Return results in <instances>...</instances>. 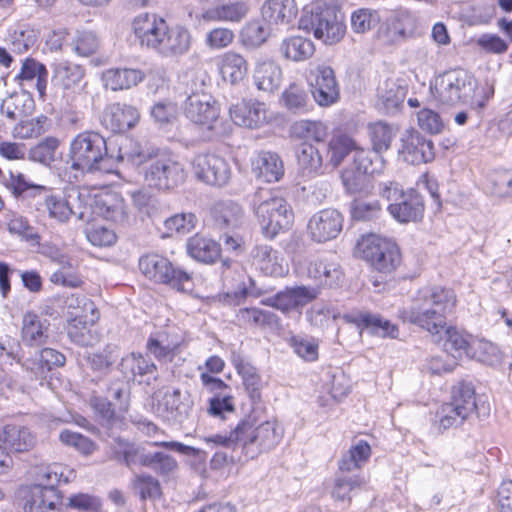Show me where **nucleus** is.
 I'll use <instances>...</instances> for the list:
<instances>
[{
    "label": "nucleus",
    "instance_id": "f257e3e1",
    "mask_svg": "<svg viewBox=\"0 0 512 512\" xmlns=\"http://www.w3.org/2000/svg\"><path fill=\"white\" fill-rule=\"evenodd\" d=\"M453 289L443 286L424 287L417 291L411 305L399 315L404 322L426 330L437 342H442L445 353L457 358L470 354L469 335L453 326H447V316L456 306Z\"/></svg>",
    "mask_w": 512,
    "mask_h": 512
},
{
    "label": "nucleus",
    "instance_id": "f03ea898",
    "mask_svg": "<svg viewBox=\"0 0 512 512\" xmlns=\"http://www.w3.org/2000/svg\"><path fill=\"white\" fill-rule=\"evenodd\" d=\"M277 425L273 421H264L256 425V419L248 416L241 419L228 434H211L203 438L211 448L224 447L234 449L242 445L246 457L254 459L260 453L270 451L280 441Z\"/></svg>",
    "mask_w": 512,
    "mask_h": 512
},
{
    "label": "nucleus",
    "instance_id": "7ed1b4c3",
    "mask_svg": "<svg viewBox=\"0 0 512 512\" xmlns=\"http://www.w3.org/2000/svg\"><path fill=\"white\" fill-rule=\"evenodd\" d=\"M120 159L125 157L135 165L145 164L144 179L149 187L158 190H171L184 183L187 173L184 165L175 157L165 153L144 151L122 152Z\"/></svg>",
    "mask_w": 512,
    "mask_h": 512
},
{
    "label": "nucleus",
    "instance_id": "20e7f679",
    "mask_svg": "<svg viewBox=\"0 0 512 512\" xmlns=\"http://www.w3.org/2000/svg\"><path fill=\"white\" fill-rule=\"evenodd\" d=\"M68 158L73 170L83 173L110 171L106 140L97 132L76 135L70 142Z\"/></svg>",
    "mask_w": 512,
    "mask_h": 512
},
{
    "label": "nucleus",
    "instance_id": "39448f33",
    "mask_svg": "<svg viewBox=\"0 0 512 512\" xmlns=\"http://www.w3.org/2000/svg\"><path fill=\"white\" fill-rule=\"evenodd\" d=\"M204 81L195 74L191 77V87L186 90L187 98L183 104L185 117L196 126L208 131L210 136L223 133L221 128L220 107L216 100L202 90Z\"/></svg>",
    "mask_w": 512,
    "mask_h": 512
},
{
    "label": "nucleus",
    "instance_id": "423d86ee",
    "mask_svg": "<svg viewBox=\"0 0 512 512\" xmlns=\"http://www.w3.org/2000/svg\"><path fill=\"white\" fill-rule=\"evenodd\" d=\"M254 210L263 235L274 239L290 229L294 214L287 201L269 190H259L254 195Z\"/></svg>",
    "mask_w": 512,
    "mask_h": 512
},
{
    "label": "nucleus",
    "instance_id": "0eeeda50",
    "mask_svg": "<svg viewBox=\"0 0 512 512\" xmlns=\"http://www.w3.org/2000/svg\"><path fill=\"white\" fill-rule=\"evenodd\" d=\"M139 269L142 274L155 283L165 284L177 291L192 289V277L189 273L176 267L172 262L159 254L143 255L139 259Z\"/></svg>",
    "mask_w": 512,
    "mask_h": 512
},
{
    "label": "nucleus",
    "instance_id": "6e6552de",
    "mask_svg": "<svg viewBox=\"0 0 512 512\" xmlns=\"http://www.w3.org/2000/svg\"><path fill=\"white\" fill-rule=\"evenodd\" d=\"M299 28L312 33L327 45L338 43L346 33V25L341 14L334 9L316 10L301 17Z\"/></svg>",
    "mask_w": 512,
    "mask_h": 512
},
{
    "label": "nucleus",
    "instance_id": "1a4fd4ad",
    "mask_svg": "<svg viewBox=\"0 0 512 512\" xmlns=\"http://www.w3.org/2000/svg\"><path fill=\"white\" fill-rule=\"evenodd\" d=\"M433 97L442 104L465 101L473 90V77L463 69H454L437 76L430 87Z\"/></svg>",
    "mask_w": 512,
    "mask_h": 512
},
{
    "label": "nucleus",
    "instance_id": "9d476101",
    "mask_svg": "<svg viewBox=\"0 0 512 512\" xmlns=\"http://www.w3.org/2000/svg\"><path fill=\"white\" fill-rule=\"evenodd\" d=\"M363 258L382 273H391L400 263V252L391 240L369 235L359 244Z\"/></svg>",
    "mask_w": 512,
    "mask_h": 512
},
{
    "label": "nucleus",
    "instance_id": "9b49d317",
    "mask_svg": "<svg viewBox=\"0 0 512 512\" xmlns=\"http://www.w3.org/2000/svg\"><path fill=\"white\" fill-rule=\"evenodd\" d=\"M194 176L201 182L222 187L229 183L232 169L229 162L214 153H199L191 161Z\"/></svg>",
    "mask_w": 512,
    "mask_h": 512
},
{
    "label": "nucleus",
    "instance_id": "f8f14e48",
    "mask_svg": "<svg viewBox=\"0 0 512 512\" xmlns=\"http://www.w3.org/2000/svg\"><path fill=\"white\" fill-rule=\"evenodd\" d=\"M307 81L315 102L321 107H329L340 98V88L334 70L325 64L311 66Z\"/></svg>",
    "mask_w": 512,
    "mask_h": 512
},
{
    "label": "nucleus",
    "instance_id": "ddd939ff",
    "mask_svg": "<svg viewBox=\"0 0 512 512\" xmlns=\"http://www.w3.org/2000/svg\"><path fill=\"white\" fill-rule=\"evenodd\" d=\"M83 312V314L71 313L67 324V335L77 345L92 346L98 342L93 326L99 319V313L94 302L89 299H83Z\"/></svg>",
    "mask_w": 512,
    "mask_h": 512
},
{
    "label": "nucleus",
    "instance_id": "4468645a",
    "mask_svg": "<svg viewBox=\"0 0 512 512\" xmlns=\"http://www.w3.org/2000/svg\"><path fill=\"white\" fill-rule=\"evenodd\" d=\"M43 194V201L40 204L42 208L37 209L47 213L48 217L58 223H67L71 216H75L80 221L88 220V208L74 204V200L80 199V193L63 195V194Z\"/></svg>",
    "mask_w": 512,
    "mask_h": 512
},
{
    "label": "nucleus",
    "instance_id": "2eb2a0df",
    "mask_svg": "<svg viewBox=\"0 0 512 512\" xmlns=\"http://www.w3.org/2000/svg\"><path fill=\"white\" fill-rule=\"evenodd\" d=\"M168 23L156 14L141 13L132 22L133 32L141 46L157 52Z\"/></svg>",
    "mask_w": 512,
    "mask_h": 512
},
{
    "label": "nucleus",
    "instance_id": "dca6fc26",
    "mask_svg": "<svg viewBox=\"0 0 512 512\" xmlns=\"http://www.w3.org/2000/svg\"><path fill=\"white\" fill-rule=\"evenodd\" d=\"M399 155L412 165L428 163L435 157L434 144L417 131H407L401 138Z\"/></svg>",
    "mask_w": 512,
    "mask_h": 512
},
{
    "label": "nucleus",
    "instance_id": "f3484780",
    "mask_svg": "<svg viewBox=\"0 0 512 512\" xmlns=\"http://www.w3.org/2000/svg\"><path fill=\"white\" fill-rule=\"evenodd\" d=\"M343 227V216L336 209H323L314 214L308 223L312 240L326 242L335 239Z\"/></svg>",
    "mask_w": 512,
    "mask_h": 512
},
{
    "label": "nucleus",
    "instance_id": "a211bd4d",
    "mask_svg": "<svg viewBox=\"0 0 512 512\" xmlns=\"http://www.w3.org/2000/svg\"><path fill=\"white\" fill-rule=\"evenodd\" d=\"M318 294L319 291L316 288L298 286L280 291L276 295L266 298L262 303L287 313L305 306L314 300Z\"/></svg>",
    "mask_w": 512,
    "mask_h": 512
},
{
    "label": "nucleus",
    "instance_id": "6ab92c4d",
    "mask_svg": "<svg viewBox=\"0 0 512 512\" xmlns=\"http://www.w3.org/2000/svg\"><path fill=\"white\" fill-rule=\"evenodd\" d=\"M192 44L193 36L188 28L182 25H167L165 36L156 53L167 58L181 57L190 51Z\"/></svg>",
    "mask_w": 512,
    "mask_h": 512
},
{
    "label": "nucleus",
    "instance_id": "aec40b11",
    "mask_svg": "<svg viewBox=\"0 0 512 512\" xmlns=\"http://www.w3.org/2000/svg\"><path fill=\"white\" fill-rule=\"evenodd\" d=\"M193 402L187 392L182 393L180 389L166 392L158 402L157 411L167 421L182 423L192 409Z\"/></svg>",
    "mask_w": 512,
    "mask_h": 512
},
{
    "label": "nucleus",
    "instance_id": "412c9836",
    "mask_svg": "<svg viewBox=\"0 0 512 512\" xmlns=\"http://www.w3.org/2000/svg\"><path fill=\"white\" fill-rule=\"evenodd\" d=\"M388 211L398 222H417L423 217L424 202L419 193L409 190L398 202L390 203Z\"/></svg>",
    "mask_w": 512,
    "mask_h": 512
},
{
    "label": "nucleus",
    "instance_id": "4be33fe9",
    "mask_svg": "<svg viewBox=\"0 0 512 512\" xmlns=\"http://www.w3.org/2000/svg\"><path fill=\"white\" fill-rule=\"evenodd\" d=\"M61 499L57 489L32 486L25 497L24 512H58Z\"/></svg>",
    "mask_w": 512,
    "mask_h": 512
},
{
    "label": "nucleus",
    "instance_id": "5701e85b",
    "mask_svg": "<svg viewBox=\"0 0 512 512\" xmlns=\"http://www.w3.org/2000/svg\"><path fill=\"white\" fill-rule=\"evenodd\" d=\"M138 110L127 104L114 103L104 115V124L114 133H123L133 128L139 121Z\"/></svg>",
    "mask_w": 512,
    "mask_h": 512
},
{
    "label": "nucleus",
    "instance_id": "b1692460",
    "mask_svg": "<svg viewBox=\"0 0 512 512\" xmlns=\"http://www.w3.org/2000/svg\"><path fill=\"white\" fill-rule=\"evenodd\" d=\"M50 323L40 315L29 311L26 312L21 321V338L28 346H42L49 338Z\"/></svg>",
    "mask_w": 512,
    "mask_h": 512
},
{
    "label": "nucleus",
    "instance_id": "393cba45",
    "mask_svg": "<svg viewBox=\"0 0 512 512\" xmlns=\"http://www.w3.org/2000/svg\"><path fill=\"white\" fill-rule=\"evenodd\" d=\"M252 171L257 179L267 183L279 181L284 175V165L275 152L261 151L252 160Z\"/></svg>",
    "mask_w": 512,
    "mask_h": 512
},
{
    "label": "nucleus",
    "instance_id": "a878e982",
    "mask_svg": "<svg viewBox=\"0 0 512 512\" xmlns=\"http://www.w3.org/2000/svg\"><path fill=\"white\" fill-rule=\"evenodd\" d=\"M212 216L215 226L222 231H235L246 223L243 208L232 201L217 203L212 209Z\"/></svg>",
    "mask_w": 512,
    "mask_h": 512
},
{
    "label": "nucleus",
    "instance_id": "bb28decb",
    "mask_svg": "<svg viewBox=\"0 0 512 512\" xmlns=\"http://www.w3.org/2000/svg\"><path fill=\"white\" fill-rule=\"evenodd\" d=\"M232 121L247 128H257L266 122L265 105L259 102H239L229 109Z\"/></svg>",
    "mask_w": 512,
    "mask_h": 512
},
{
    "label": "nucleus",
    "instance_id": "cd10ccee",
    "mask_svg": "<svg viewBox=\"0 0 512 512\" xmlns=\"http://www.w3.org/2000/svg\"><path fill=\"white\" fill-rule=\"evenodd\" d=\"M253 81L259 91L273 93L282 82V69L272 60H259L253 71Z\"/></svg>",
    "mask_w": 512,
    "mask_h": 512
},
{
    "label": "nucleus",
    "instance_id": "c85d7f7f",
    "mask_svg": "<svg viewBox=\"0 0 512 512\" xmlns=\"http://www.w3.org/2000/svg\"><path fill=\"white\" fill-rule=\"evenodd\" d=\"M248 11V5L244 1L229 2L205 9L199 19L204 22H240L247 16Z\"/></svg>",
    "mask_w": 512,
    "mask_h": 512
},
{
    "label": "nucleus",
    "instance_id": "c756f323",
    "mask_svg": "<svg viewBox=\"0 0 512 512\" xmlns=\"http://www.w3.org/2000/svg\"><path fill=\"white\" fill-rule=\"evenodd\" d=\"M145 78V74L139 69L110 68L103 72L102 80L106 89L121 91L130 89Z\"/></svg>",
    "mask_w": 512,
    "mask_h": 512
},
{
    "label": "nucleus",
    "instance_id": "7c9ffc66",
    "mask_svg": "<svg viewBox=\"0 0 512 512\" xmlns=\"http://www.w3.org/2000/svg\"><path fill=\"white\" fill-rule=\"evenodd\" d=\"M0 441L10 451L22 453L34 447L35 436L25 426L8 424L0 432Z\"/></svg>",
    "mask_w": 512,
    "mask_h": 512
},
{
    "label": "nucleus",
    "instance_id": "2f4dec72",
    "mask_svg": "<svg viewBox=\"0 0 512 512\" xmlns=\"http://www.w3.org/2000/svg\"><path fill=\"white\" fill-rule=\"evenodd\" d=\"M307 274L318 286L329 288L338 286L342 279L340 266L327 259H317L310 262L307 267Z\"/></svg>",
    "mask_w": 512,
    "mask_h": 512
},
{
    "label": "nucleus",
    "instance_id": "473e14b6",
    "mask_svg": "<svg viewBox=\"0 0 512 512\" xmlns=\"http://www.w3.org/2000/svg\"><path fill=\"white\" fill-rule=\"evenodd\" d=\"M254 263L266 275L283 276L287 269L283 265V258L271 246L257 245L251 252Z\"/></svg>",
    "mask_w": 512,
    "mask_h": 512
},
{
    "label": "nucleus",
    "instance_id": "72a5a7b5",
    "mask_svg": "<svg viewBox=\"0 0 512 512\" xmlns=\"http://www.w3.org/2000/svg\"><path fill=\"white\" fill-rule=\"evenodd\" d=\"M415 30L414 16L408 11H399L388 18L385 33L390 42L396 43L411 37Z\"/></svg>",
    "mask_w": 512,
    "mask_h": 512
},
{
    "label": "nucleus",
    "instance_id": "f704fd0d",
    "mask_svg": "<svg viewBox=\"0 0 512 512\" xmlns=\"http://www.w3.org/2000/svg\"><path fill=\"white\" fill-rule=\"evenodd\" d=\"M261 12L264 20L270 24H288L295 18L297 7L294 0H267Z\"/></svg>",
    "mask_w": 512,
    "mask_h": 512
},
{
    "label": "nucleus",
    "instance_id": "c9c22d12",
    "mask_svg": "<svg viewBox=\"0 0 512 512\" xmlns=\"http://www.w3.org/2000/svg\"><path fill=\"white\" fill-rule=\"evenodd\" d=\"M95 210L101 217L116 223H123L127 219L125 202L116 193L99 196L95 200Z\"/></svg>",
    "mask_w": 512,
    "mask_h": 512
},
{
    "label": "nucleus",
    "instance_id": "e433bc0d",
    "mask_svg": "<svg viewBox=\"0 0 512 512\" xmlns=\"http://www.w3.org/2000/svg\"><path fill=\"white\" fill-rule=\"evenodd\" d=\"M232 363L241 375L243 385L251 401L253 403L260 402L263 384L256 368L240 356H233Z\"/></svg>",
    "mask_w": 512,
    "mask_h": 512
},
{
    "label": "nucleus",
    "instance_id": "4c0bfd02",
    "mask_svg": "<svg viewBox=\"0 0 512 512\" xmlns=\"http://www.w3.org/2000/svg\"><path fill=\"white\" fill-rule=\"evenodd\" d=\"M64 363L65 356L62 353L52 348H44L34 359L26 360L24 366L37 378H43L54 367L62 366Z\"/></svg>",
    "mask_w": 512,
    "mask_h": 512
},
{
    "label": "nucleus",
    "instance_id": "58836bf2",
    "mask_svg": "<svg viewBox=\"0 0 512 512\" xmlns=\"http://www.w3.org/2000/svg\"><path fill=\"white\" fill-rule=\"evenodd\" d=\"M187 251L192 258L203 263H214L220 256L219 244L199 234L188 240Z\"/></svg>",
    "mask_w": 512,
    "mask_h": 512
},
{
    "label": "nucleus",
    "instance_id": "ea45409f",
    "mask_svg": "<svg viewBox=\"0 0 512 512\" xmlns=\"http://www.w3.org/2000/svg\"><path fill=\"white\" fill-rule=\"evenodd\" d=\"M315 52L314 43L307 38L294 36L284 39L280 45L281 55L291 61H305L313 56Z\"/></svg>",
    "mask_w": 512,
    "mask_h": 512
},
{
    "label": "nucleus",
    "instance_id": "a19ab883",
    "mask_svg": "<svg viewBox=\"0 0 512 512\" xmlns=\"http://www.w3.org/2000/svg\"><path fill=\"white\" fill-rule=\"evenodd\" d=\"M292 137L305 141L324 142L328 136V127L320 120L302 119L290 127Z\"/></svg>",
    "mask_w": 512,
    "mask_h": 512
},
{
    "label": "nucleus",
    "instance_id": "79ce46f5",
    "mask_svg": "<svg viewBox=\"0 0 512 512\" xmlns=\"http://www.w3.org/2000/svg\"><path fill=\"white\" fill-rule=\"evenodd\" d=\"M248 71L244 57L235 52L225 53L220 61V73L224 81L236 84L242 81Z\"/></svg>",
    "mask_w": 512,
    "mask_h": 512
},
{
    "label": "nucleus",
    "instance_id": "37998d69",
    "mask_svg": "<svg viewBox=\"0 0 512 512\" xmlns=\"http://www.w3.org/2000/svg\"><path fill=\"white\" fill-rule=\"evenodd\" d=\"M371 447L364 440L356 441L339 461L340 473L360 469L370 458Z\"/></svg>",
    "mask_w": 512,
    "mask_h": 512
},
{
    "label": "nucleus",
    "instance_id": "c03bdc74",
    "mask_svg": "<svg viewBox=\"0 0 512 512\" xmlns=\"http://www.w3.org/2000/svg\"><path fill=\"white\" fill-rule=\"evenodd\" d=\"M405 89L396 82L388 80L378 89V101L386 113H395L405 99Z\"/></svg>",
    "mask_w": 512,
    "mask_h": 512
},
{
    "label": "nucleus",
    "instance_id": "a18cd8bd",
    "mask_svg": "<svg viewBox=\"0 0 512 512\" xmlns=\"http://www.w3.org/2000/svg\"><path fill=\"white\" fill-rule=\"evenodd\" d=\"M296 156L298 166L305 176L318 173L322 167L323 159L319 150L307 142L298 146Z\"/></svg>",
    "mask_w": 512,
    "mask_h": 512
},
{
    "label": "nucleus",
    "instance_id": "49530a36",
    "mask_svg": "<svg viewBox=\"0 0 512 512\" xmlns=\"http://www.w3.org/2000/svg\"><path fill=\"white\" fill-rule=\"evenodd\" d=\"M20 81H33L36 79V88L41 97L45 95L47 87L48 71L46 67L35 59L27 58L23 63L20 73L17 75Z\"/></svg>",
    "mask_w": 512,
    "mask_h": 512
},
{
    "label": "nucleus",
    "instance_id": "de8ad7c7",
    "mask_svg": "<svg viewBox=\"0 0 512 512\" xmlns=\"http://www.w3.org/2000/svg\"><path fill=\"white\" fill-rule=\"evenodd\" d=\"M379 152L365 150L357 146L351 165L365 175L380 173L384 167V160Z\"/></svg>",
    "mask_w": 512,
    "mask_h": 512
},
{
    "label": "nucleus",
    "instance_id": "09e8293b",
    "mask_svg": "<svg viewBox=\"0 0 512 512\" xmlns=\"http://www.w3.org/2000/svg\"><path fill=\"white\" fill-rule=\"evenodd\" d=\"M141 464L152 469L155 473L161 476L171 475L178 469V462L176 459L161 451L143 454L141 457Z\"/></svg>",
    "mask_w": 512,
    "mask_h": 512
},
{
    "label": "nucleus",
    "instance_id": "8fccbe9b",
    "mask_svg": "<svg viewBox=\"0 0 512 512\" xmlns=\"http://www.w3.org/2000/svg\"><path fill=\"white\" fill-rule=\"evenodd\" d=\"M121 366L123 369H129L133 377H147V383L158 378L157 366L141 354L132 353L123 358Z\"/></svg>",
    "mask_w": 512,
    "mask_h": 512
},
{
    "label": "nucleus",
    "instance_id": "3c124183",
    "mask_svg": "<svg viewBox=\"0 0 512 512\" xmlns=\"http://www.w3.org/2000/svg\"><path fill=\"white\" fill-rule=\"evenodd\" d=\"M365 484L366 479L360 473L353 476L341 473L335 479V483L331 491L332 498L336 501H350L351 493L357 489H360Z\"/></svg>",
    "mask_w": 512,
    "mask_h": 512
},
{
    "label": "nucleus",
    "instance_id": "603ef678",
    "mask_svg": "<svg viewBox=\"0 0 512 512\" xmlns=\"http://www.w3.org/2000/svg\"><path fill=\"white\" fill-rule=\"evenodd\" d=\"M33 108V100L26 95H10L3 100L0 111L12 121L20 120L30 114Z\"/></svg>",
    "mask_w": 512,
    "mask_h": 512
},
{
    "label": "nucleus",
    "instance_id": "864d4df0",
    "mask_svg": "<svg viewBox=\"0 0 512 512\" xmlns=\"http://www.w3.org/2000/svg\"><path fill=\"white\" fill-rule=\"evenodd\" d=\"M397 129L392 125L378 121L368 125V133L376 152L387 151L390 148L391 142L396 136Z\"/></svg>",
    "mask_w": 512,
    "mask_h": 512
},
{
    "label": "nucleus",
    "instance_id": "5fc2aeb1",
    "mask_svg": "<svg viewBox=\"0 0 512 512\" xmlns=\"http://www.w3.org/2000/svg\"><path fill=\"white\" fill-rule=\"evenodd\" d=\"M449 403L457 407L463 414L471 416L477 407L473 386L464 382L453 386Z\"/></svg>",
    "mask_w": 512,
    "mask_h": 512
},
{
    "label": "nucleus",
    "instance_id": "6e6d98bb",
    "mask_svg": "<svg viewBox=\"0 0 512 512\" xmlns=\"http://www.w3.org/2000/svg\"><path fill=\"white\" fill-rule=\"evenodd\" d=\"M484 189L494 197H512V170H504L490 174L486 180Z\"/></svg>",
    "mask_w": 512,
    "mask_h": 512
},
{
    "label": "nucleus",
    "instance_id": "4d7b16f0",
    "mask_svg": "<svg viewBox=\"0 0 512 512\" xmlns=\"http://www.w3.org/2000/svg\"><path fill=\"white\" fill-rule=\"evenodd\" d=\"M119 357L118 347L107 344L100 352L89 353L86 356L87 364L91 370L106 374Z\"/></svg>",
    "mask_w": 512,
    "mask_h": 512
},
{
    "label": "nucleus",
    "instance_id": "13d9d810",
    "mask_svg": "<svg viewBox=\"0 0 512 512\" xmlns=\"http://www.w3.org/2000/svg\"><path fill=\"white\" fill-rule=\"evenodd\" d=\"M90 405L103 426L108 429L122 426V419L115 414L112 404L106 398L94 395L90 398Z\"/></svg>",
    "mask_w": 512,
    "mask_h": 512
},
{
    "label": "nucleus",
    "instance_id": "bf43d9fd",
    "mask_svg": "<svg viewBox=\"0 0 512 512\" xmlns=\"http://www.w3.org/2000/svg\"><path fill=\"white\" fill-rule=\"evenodd\" d=\"M6 186L15 196H40L48 189L43 185H34L29 183L25 176L20 172H9V177L5 179Z\"/></svg>",
    "mask_w": 512,
    "mask_h": 512
},
{
    "label": "nucleus",
    "instance_id": "052dcab7",
    "mask_svg": "<svg viewBox=\"0 0 512 512\" xmlns=\"http://www.w3.org/2000/svg\"><path fill=\"white\" fill-rule=\"evenodd\" d=\"M65 470L66 468L59 464L37 467L34 474L39 483L35 486H42L43 488L51 487L52 489H56L55 486L61 481L65 483L69 481V477L64 473ZM67 471L72 473V471L68 469Z\"/></svg>",
    "mask_w": 512,
    "mask_h": 512
},
{
    "label": "nucleus",
    "instance_id": "680f3d73",
    "mask_svg": "<svg viewBox=\"0 0 512 512\" xmlns=\"http://www.w3.org/2000/svg\"><path fill=\"white\" fill-rule=\"evenodd\" d=\"M356 148L355 141L347 135L333 137L328 144L329 162L333 167L339 166L349 153L355 152Z\"/></svg>",
    "mask_w": 512,
    "mask_h": 512
},
{
    "label": "nucleus",
    "instance_id": "e2e57ef3",
    "mask_svg": "<svg viewBox=\"0 0 512 512\" xmlns=\"http://www.w3.org/2000/svg\"><path fill=\"white\" fill-rule=\"evenodd\" d=\"M372 334L380 337H398V328L389 320H385L379 315L360 314L358 319Z\"/></svg>",
    "mask_w": 512,
    "mask_h": 512
},
{
    "label": "nucleus",
    "instance_id": "0e129e2a",
    "mask_svg": "<svg viewBox=\"0 0 512 512\" xmlns=\"http://www.w3.org/2000/svg\"><path fill=\"white\" fill-rule=\"evenodd\" d=\"M60 145L56 137H46L29 151V159L44 165H50L55 160V154Z\"/></svg>",
    "mask_w": 512,
    "mask_h": 512
},
{
    "label": "nucleus",
    "instance_id": "69168bd1",
    "mask_svg": "<svg viewBox=\"0 0 512 512\" xmlns=\"http://www.w3.org/2000/svg\"><path fill=\"white\" fill-rule=\"evenodd\" d=\"M237 320L243 324L264 327L276 324L277 316L270 311L258 308H243L238 311Z\"/></svg>",
    "mask_w": 512,
    "mask_h": 512
},
{
    "label": "nucleus",
    "instance_id": "338daca9",
    "mask_svg": "<svg viewBox=\"0 0 512 512\" xmlns=\"http://www.w3.org/2000/svg\"><path fill=\"white\" fill-rule=\"evenodd\" d=\"M289 344L293 351L305 361L312 362L318 359L319 342L317 339L295 335L289 339Z\"/></svg>",
    "mask_w": 512,
    "mask_h": 512
},
{
    "label": "nucleus",
    "instance_id": "774afa93",
    "mask_svg": "<svg viewBox=\"0 0 512 512\" xmlns=\"http://www.w3.org/2000/svg\"><path fill=\"white\" fill-rule=\"evenodd\" d=\"M380 21L376 10L360 8L351 15V28L355 33L363 34L375 27Z\"/></svg>",
    "mask_w": 512,
    "mask_h": 512
}]
</instances>
